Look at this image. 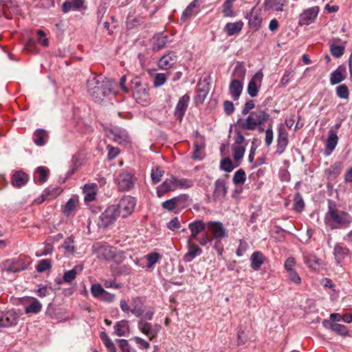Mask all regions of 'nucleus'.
Here are the masks:
<instances>
[{
  "instance_id": "de8ad7c7",
  "label": "nucleus",
  "mask_w": 352,
  "mask_h": 352,
  "mask_svg": "<svg viewBox=\"0 0 352 352\" xmlns=\"http://www.w3.org/2000/svg\"><path fill=\"white\" fill-rule=\"evenodd\" d=\"M78 204V201L75 199L71 198L68 200V201L66 203L64 208H63V213L69 217L71 215L75 210L76 206Z\"/></svg>"
},
{
  "instance_id": "f3484780",
  "label": "nucleus",
  "mask_w": 352,
  "mask_h": 352,
  "mask_svg": "<svg viewBox=\"0 0 352 352\" xmlns=\"http://www.w3.org/2000/svg\"><path fill=\"white\" fill-rule=\"evenodd\" d=\"M208 228L216 239H221L226 236V229L223 224L219 221H209L207 223Z\"/></svg>"
},
{
  "instance_id": "8fccbe9b",
  "label": "nucleus",
  "mask_w": 352,
  "mask_h": 352,
  "mask_svg": "<svg viewBox=\"0 0 352 352\" xmlns=\"http://www.w3.org/2000/svg\"><path fill=\"white\" fill-rule=\"evenodd\" d=\"M164 170L160 167L157 166L152 169L151 173V177L154 184H157L160 182L162 177L163 176Z\"/></svg>"
},
{
  "instance_id": "f8f14e48",
  "label": "nucleus",
  "mask_w": 352,
  "mask_h": 352,
  "mask_svg": "<svg viewBox=\"0 0 352 352\" xmlns=\"http://www.w3.org/2000/svg\"><path fill=\"white\" fill-rule=\"evenodd\" d=\"M246 19H248V25L250 28L258 30L262 23L261 10L255 6L252 8L250 12L246 14Z\"/></svg>"
},
{
  "instance_id": "4c0bfd02",
  "label": "nucleus",
  "mask_w": 352,
  "mask_h": 352,
  "mask_svg": "<svg viewBox=\"0 0 352 352\" xmlns=\"http://www.w3.org/2000/svg\"><path fill=\"white\" fill-rule=\"evenodd\" d=\"M250 261L251 267L254 270H257L263 263L264 256L261 252H254L250 257Z\"/></svg>"
},
{
  "instance_id": "6e6d98bb",
  "label": "nucleus",
  "mask_w": 352,
  "mask_h": 352,
  "mask_svg": "<svg viewBox=\"0 0 352 352\" xmlns=\"http://www.w3.org/2000/svg\"><path fill=\"white\" fill-rule=\"evenodd\" d=\"M220 167L224 171L230 173L235 166L230 158H225L221 161Z\"/></svg>"
},
{
  "instance_id": "cd10ccee",
  "label": "nucleus",
  "mask_w": 352,
  "mask_h": 352,
  "mask_svg": "<svg viewBox=\"0 0 352 352\" xmlns=\"http://www.w3.org/2000/svg\"><path fill=\"white\" fill-rule=\"evenodd\" d=\"M168 43V37L163 34H157L151 39V47L153 51L157 52L163 49Z\"/></svg>"
},
{
  "instance_id": "f03ea898",
  "label": "nucleus",
  "mask_w": 352,
  "mask_h": 352,
  "mask_svg": "<svg viewBox=\"0 0 352 352\" xmlns=\"http://www.w3.org/2000/svg\"><path fill=\"white\" fill-rule=\"evenodd\" d=\"M328 211L324 217V223L331 230L344 228L352 223V217L346 212L338 210L335 203L328 201Z\"/></svg>"
},
{
  "instance_id": "bb28decb",
  "label": "nucleus",
  "mask_w": 352,
  "mask_h": 352,
  "mask_svg": "<svg viewBox=\"0 0 352 352\" xmlns=\"http://www.w3.org/2000/svg\"><path fill=\"white\" fill-rule=\"evenodd\" d=\"M302 257L305 263L308 267L313 270L318 269L321 265V260L318 258L316 254L305 252L302 253Z\"/></svg>"
},
{
  "instance_id": "5701e85b",
  "label": "nucleus",
  "mask_w": 352,
  "mask_h": 352,
  "mask_svg": "<svg viewBox=\"0 0 352 352\" xmlns=\"http://www.w3.org/2000/svg\"><path fill=\"white\" fill-rule=\"evenodd\" d=\"M133 96L135 100L142 105H145L149 100L148 89L146 85H142L140 88L133 92Z\"/></svg>"
},
{
  "instance_id": "bf43d9fd",
  "label": "nucleus",
  "mask_w": 352,
  "mask_h": 352,
  "mask_svg": "<svg viewBox=\"0 0 352 352\" xmlns=\"http://www.w3.org/2000/svg\"><path fill=\"white\" fill-rule=\"evenodd\" d=\"M166 75L163 73L157 74L154 78V87H157L163 85L166 81Z\"/></svg>"
},
{
  "instance_id": "a211bd4d",
  "label": "nucleus",
  "mask_w": 352,
  "mask_h": 352,
  "mask_svg": "<svg viewBox=\"0 0 352 352\" xmlns=\"http://www.w3.org/2000/svg\"><path fill=\"white\" fill-rule=\"evenodd\" d=\"M349 254V250L343 244L338 243L334 245L333 255L337 265H341Z\"/></svg>"
},
{
  "instance_id": "e433bc0d",
  "label": "nucleus",
  "mask_w": 352,
  "mask_h": 352,
  "mask_svg": "<svg viewBox=\"0 0 352 352\" xmlns=\"http://www.w3.org/2000/svg\"><path fill=\"white\" fill-rule=\"evenodd\" d=\"M243 26V23L239 21L234 23H228L225 26V31L228 36H232L241 32Z\"/></svg>"
},
{
  "instance_id": "37998d69",
  "label": "nucleus",
  "mask_w": 352,
  "mask_h": 352,
  "mask_svg": "<svg viewBox=\"0 0 352 352\" xmlns=\"http://www.w3.org/2000/svg\"><path fill=\"white\" fill-rule=\"evenodd\" d=\"M78 269L79 271L82 270V267L76 266L73 269L66 271L63 274V280L65 283H71L76 277L78 274Z\"/></svg>"
},
{
  "instance_id": "0e129e2a",
  "label": "nucleus",
  "mask_w": 352,
  "mask_h": 352,
  "mask_svg": "<svg viewBox=\"0 0 352 352\" xmlns=\"http://www.w3.org/2000/svg\"><path fill=\"white\" fill-rule=\"evenodd\" d=\"M245 148L243 146H234L233 148V157L235 160H240L243 157Z\"/></svg>"
},
{
  "instance_id": "c85d7f7f",
  "label": "nucleus",
  "mask_w": 352,
  "mask_h": 352,
  "mask_svg": "<svg viewBox=\"0 0 352 352\" xmlns=\"http://www.w3.org/2000/svg\"><path fill=\"white\" fill-rule=\"evenodd\" d=\"M98 190V186L96 184H87L84 186L83 194L84 201L85 203L93 201L96 199V192Z\"/></svg>"
},
{
  "instance_id": "20e7f679",
  "label": "nucleus",
  "mask_w": 352,
  "mask_h": 352,
  "mask_svg": "<svg viewBox=\"0 0 352 352\" xmlns=\"http://www.w3.org/2000/svg\"><path fill=\"white\" fill-rule=\"evenodd\" d=\"M92 250L99 258L113 260L116 263H120L124 258L122 252H117L115 248L108 245L107 243H96L93 245Z\"/></svg>"
},
{
  "instance_id": "473e14b6",
  "label": "nucleus",
  "mask_w": 352,
  "mask_h": 352,
  "mask_svg": "<svg viewBox=\"0 0 352 352\" xmlns=\"http://www.w3.org/2000/svg\"><path fill=\"white\" fill-rule=\"evenodd\" d=\"M286 3V0H265L263 7L265 10L282 12Z\"/></svg>"
},
{
  "instance_id": "58836bf2",
  "label": "nucleus",
  "mask_w": 352,
  "mask_h": 352,
  "mask_svg": "<svg viewBox=\"0 0 352 352\" xmlns=\"http://www.w3.org/2000/svg\"><path fill=\"white\" fill-rule=\"evenodd\" d=\"M129 326L127 320H120L114 325L115 334L119 337L124 336L125 333L129 331Z\"/></svg>"
},
{
  "instance_id": "ddd939ff",
  "label": "nucleus",
  "mask_w": 352,
  "mask_h": 352,
  "mask_svg": "<svg viewBox=\"0 0 352 352\" xmlns=\"http://www.w3.org/2000/svg\"><path fill=\"white\" fill-rule=\"evenodd\" d=\"M190 98L188 94L184 95L178 101L175 109V116L177 120L182 121L186 113Z\"/></svg>"
},
{
  "instance_id": "052dcab7",
  "label": "nucleus",
  "mask_w": 352,
  "mask_h": 352,
  "mask_svg": "<svg viewBox=\"0 0 352 352\" xmlns=\"http://www.w3.org/2000/svg\"><path fill=\"white\" fill-rule=\"evenodd\" d=\"M336 94L338 96L342 99H346L349 97L348 87L345 85H341L336 88Z\"/></svg>"
},
{
  "instance_id": "f704fd0d",
  "label": "nucleus",
  "mask_w": 352,
  "mask_h": 352,
  "mask_svg": "<svg viewBox=\"0 0 352 352\" xmlns=\"http://www.w3.org/2000/svg\"><path fill=\"white\" fill-rule=\"evenodd\" d=\"M48 133L44 129H36L33 134V141L37 146H41L46 144L48 140Z\"/></svg>"
},
{
  "instance_id": "338daca9",
  "label": "nucleus",
  "mask_w": 352,
  "mask_h": 352,
  "mask_svg": "<svg viewBox=\"0 0 352 352\" xmlns=\"http://www.w3.org/2000/svg\"><path fill=\"white\" fill-rule=\"evenodd\" d=\"M108 151V160H111L116 158L120 153V150L118 147L112 146L110 144H108L107 146Z\"/></svg>"
},
{
  "instance_id": "79ce46f5",
  "label": "nucleus",
  "mask_w": 352,
  "mask_h": 352,
  "mask_svg": "<svg viewBox=\"0 0 352 352\" xmlns=\"http://www.w3.org/2000/svg\"><path fill=\"white\" fill-rule=\"evenodd\" d=\"M48 177V170L43 167L39 166L37 168L34 174V179L39 184H43L47 181Z\"/></svg>"
},
{
  "instance_id": "2eb2a0df",
  "label": "nucleus",
  "mask_w": 352,
  "mask_h": 352,
  "mask_svg": "<svg viewBox=\"0 0 352 352\" xmlns=\"http://www.w3.org/2000/svg\"><path fill=\"white\" fill-rule=\"evenodd\" d=\"M202 3L201 0H193L183 11L181 16V21L185 22L190 17L196 15L199 10V6Z\"/></svg>"
},
{
  "instance_id": "412c9836",
  "label": "nucleus",
  "mask_w": 352,
  "mask_h": 352,
  "mask_svg": "<svg viewBox=\"0 0 352 352\" xmlns=\"http://www.w3.org/2000/svg\"><path fill=\"white\" fill-rule=\"evenodd\" d=\"M288 144V133L283 127L278 129L276 153L281 155L284 153Z\"/></svg>"
},
{
  "instance_id": "6e6552de",
  "label": "nucleus",
  "mask_w": 352,
  "mask_h": 352,
  "mask_svg": "<svg viewBox=\"0 0 352 352\" xmlns=\"http://www.w3.org/2000/svg\"><path fill=\"white\" fill-rule=\"evenodd\" d=\"M118 207L116 205H111L100 214L98 225L100 227L106 228L113 223L119 216Z\"/></svg>"
},
{
  "instance_id": "a878e982",
  "label": "nucleus",
  "mask_w": 352,
  "mask_h": 352,
  "mask_svg": "<svg viewBox=\"0 0 352 352\" xmlns=\"http://www.w3.org/2000/svg\"><path fill=\"white\" fill-rule=\"evenodd\" d=\"M227 194V187L226 182L222 179H218L214 183V189L213 197L215 199H221Z\"/></svg>"
},
{
  "instance_id": "e2e57ef3",
  "label": "nucleus",
  "mask_w": 352,
  "mask_h": 352,
  "mask_svg": "<svg viewBox=\"0 0 352 352\" xmlns=\"http://www.w3.org/2000/svg\"><path fill=\"white\" fill-rule=\"evenodd\" d=\"M91 292L94 297L100 298L104 292V289L100 284H94L91 285Z\"/></svg>"
},
{
  "instance_id": "680f3d73",
  "label": "nucleus",
  "mask_w": 352,
  "mask_h": 352,
  "mask_svg": "<svg viewBox=\"0 0 352 352\" xmlns=\"http://www.w3.org/2000/svg\"><path fill=\"white\" fill-rule=\"evenodd\" d=\"M304 206H305V204L302 200V198L299 194H298L297 195H296L295 199H294V209L296 212H300L303 210Z\"/></svg>"
},
{
  "instance_id": "864d4df0",
  "label": "nucleus",
  "mask_w": 352,
  "mask_h": 352,
  "mask_svg": "<svg viewBox=\"0 0 352 352\" xmlns=\"http://www.w3.org/2000/svg\"><path fill=\"white\" fill-rule=\"evenodd\" d=\"M74 243V241L72 236H69L65 239L62 247L68 252L73 254L75 252V246Z\"/></svg>"
},
{
  "instance_id": "dca6fc26",
  "label": "nucleus",
  "mask_w": 352,
  "mask_h": 352,
  "mask_svg": "<svg viewBox=\"0 0 352 352\" xmlns=\"http://www.w3.org/2000/svg\"><path fill=\"white\" fill-rule=\"evenodd\" d=\"M118 188L121 190H128L131 189L134 184L133 175L129 173H122L119 175L116 179Z\"/></svg>"
},
{
  "instance_id": "72a5a7b5",
  "label": "nucleus",
  "mask_w": 352,
  "mask_h": 352,
  "mask_svg": "<svg viewBox=\"0 0 352 352\" xmlns=\"http://www.w3.org/2000/svg\"><path fill=\"white\" fill-rule=\"evenodd\" d=\"M246 74V69L242 62H237L231 74V79H236L243 82Z\"/></svg>"
},
{
  "instance_id": "09e8293b",
  "label": "nucleus",
  "mask_w": 352,
  "mask_h": 352,
  "mask_svg": "<svg viewBox=\"0 0 352 352\" xmlns=\"http://www.w3.org/2000/svg\"><path fill=\"white\" fill-rule=\"evenodd\" d=\"M162 256L157 252H151L146 256V258L148 261L147 267L151 268L156 263L159 262Z\"/></svg>"
},
{
  "instance_id": "c756f323",
  "label": "nucleus",
  "mask_w": 352,
  "mask_h": 352,
  "mask_svg": "<svg viewBox=\"0 0 352 352\" xmlns=\"http://www.w3.org/2000/svg\"><path fill=\"white\" fill-rule=\"evenodd\" d=\"M346 70L344 66H339L330 75V83L332 85H337L344 80L346 78Z\"/></svg>"
},
{
  "instance_id": "c03bdc74",
  "label": "nucleus",
  "mask_w": 352,
  "mask_h": 352,
  "mask_svg": "<svg viewBox=\"0 0 352 352\" xmlns=\"http://www.w3.org/2000/svg\"><path fill=\"white\" fill-rule=\"evenodd\" d=\"M176 189H188L192 188L194 182L192 179L186 178H179L176 177Z\"/></svg>"
},
{
  "instance_id": "2f4dec72",
  "label": "nucleus",
  "mask_w": 352,
  "mask_h": 352,
  "mask_svg": "<svg viewBox=\"0 0 352 352\" xmlns=\"http://www.w3.org/2000/svg\"><path fill=\"white\" fill-rule=\"evenodd\" d=\"M84 0H65L62 6V11L67 13L70 11L80 10L84 6Z\"/></svg>"
},
{
  "instance_id": "1a4fd4ad",
  "label": "nucleus",
  "mask_w": 352,
  "mask_h": 352,
  "mask_svg": "<svg viewBox=\"0 0 352 352\" xmlns=\"http://www.w3.org/2000/svg\"><path fill=\"white\" fill-rule=\"evenodd\" d=\"M138 329L146 335L150 340L155 338L160 330V326L158 324H152L141 318L138 323Z\"/></svg>"
},
{
  "instance_id": "7c9ffc66",
  "label": "nucleus",
  "mask_w": 352,
  "mask_h": 352,
  "mask_svg": "<svg viewBox=\"0 0 352 352\" xmlns=\"http://www.w3.org/2000/svg\"><path fill=\"white\" fill-rule=\"evenodd\" d=\"M28 175L21 170L15 172L12 177V184L16 188L25 186L28 182Z\"/></svg>"
},
{
  "instance_id": "774afa93",
  "label": "nucleus",
  "mask_w": 352,
  "mask_h": 352,
  "mask_svg": "<svg viewBox=\"0 0 352 352\" xmlns=\"http://www.w3.org/2000/svg\"><path fill=\"white\" fill-rule=\"evenodd\" d=\"M162 206L163 208H164L165 210H167L168 211H173L177 208L175 197L164 201Z\"/></svg>"
},
{
  "instance_id": "4d7b16f0",
  "label": "nucleus",
  "mask_w": 352,
  "mask_h": 352,
  "mask_svg": "<svg viewBox=\"0 0 352 352\" xmlns=\"http://www.w3.org/2000/svg\"><path fill=\"white\" fill-rule=\"evenodd\" d=\"M52 267L51 261L49 259H43L39 261L36 265V270L38 272H43Z\"/></svg>"
},
{
  "instance_id": "f257e3e1",
  "label": "nucleus",
  "mask_w": 352,
  "mask_h": 352,
  "mask_svg": "<svg viewBox=\"0 0 352 352\" xmlns=\"http://www.w3.org/2000/svg\"><path fill=\"white\" fill-rule=\"evenodd\" d=\"M87 89L95 101L100 102L112 92V83L101 76H92L87 80Z\"/></svg>"
},
{
  "instance_id": "7ed1b4c3",
  "label": "nucleus",
  "mask_w": 352,
  "mask_h": 352,
  "mask_svg": "<svg viewBox=\"0 0 352 352\" xmlns=\"http://www.w3.org/2000/svg\"><path fill=\"white\" fill-rule=\"evenodd\" d=\"M270 118L265 111L260 109L251 112L245 118H239L236 124L244 130L253 131Z\"/></svg>"
},
{
  "instance_id": "9d476101",
  "label": "nucleus",
  "mask_w": 352,
  "mask_h": 352,
  "mask_svg": "<svg viewBox=\"0 0 352 352\" xmlns=\"http://www.w3.org/2000/svg\"><path fill=\"white\" fill-rule=\"evenodd\" d=\"M263 74L261 71L257 72L249 81L247 91L251 98H254L258 95L259 89L261 87Z\"/></svg>"
},
{
  "instance_id": "69168bd1",
  "label": "nucleus",
  "mask_w": 352,
  "mask_h": 352,
  "mask_svg": "<svg viewBox=\"0 0 352 352\" xmlns=\"http://www.w3.org/2000/svg\"><path fill=\"white\" fill-rule=\"evenodd\" d=\"M223 13L225 16L230 17L234 16V12L232 8V3L227 0L223 4Z\"/></svg>"
},
{
  "instance_id": "a19ab883",
  "label": "nucleus",
  "mask_w": 352,
  "mask_h": 352,
  "mask_svg": "<svg viewBox=\"0 0 352 352\" xmlns=\"http://www.w3.org/2000/svg\"><path fill=\"white\" fill-rule=\"evenodd\" d=\"M143 19L140 16H135L131 13L126 18V28L128 29H133L143 23Z\"/></svg>"
},
{
  "instance_id": "4be33fe9",
  "label": "nucleus",
  "mask_w": 352,
  "mask_h": 352,
  "mask_svg": "<svg viewBox=\"0 0 352 352\" xmlns=\"http://www.w3.org/2000/svg\"><path fill=\"white\" fill-rule=\"evenodd\" d=\"M177 60V56L173 52L164 54L158 62V67L161 69H168L172 67Z\"/></svg>"
},
{
  "instance_id": "13d9d810",
  "label": "nucleus",
  "mask_w": 352,
  "mask_h": 352,
  "mask_svg": "<svg viewBox=\"0 0 352 352\" xmlns=\"http://www.w3.org/2000/svg\"><path fill=\"white\" fill-rule=\"evenodd\" d=\"M331 54L336 58L342 56L344 52V47L341 45H331L330 47Z\"/></svg>"
},
{
  "instance_id": "4468645a",
  "label": "nucleus",
  "mask_w": 352,
  "mask_h": 352,
  "mask_svg": "<svg viewBox=\"0 0 352 352\" xmlns=\"http://www.w3.org/2000/svg\"><path fill=\"white\" fill-rule=\"evenodd\" d=\"M176 176L170 175L167 177L164 182L160 185L157 188V193L158 197H161L165 193L174 191L176 190Z\"/></svg>"
},
{
  "instance_id": "6ab92c4d",
  "label": "nucleus",
  "mask_w": 352,
  "mask_h": 352,
  "mask_svg": "<svg viewBox=\"0 0 352 352\" xmlns=\"http://www.w3.org/2000/svg\"><path fill=\"white\" fill-rule=\"evenodd\" d=\"M338 142V136L337 132L331 129L329 131L328 138L326 142V148L324 153L326 156H329L336 148Z\"/></svg>"
},
{
  "instance_id": "393cba45",
  "label": "nucleus",
  "mask_w": 352,
  "mask_h": 352,
  "mask_svg": "<svg viewBox=\"0 0 352 352\" xmlns=\"http://www.w3.org/2000/svg\"><path fill=\"white\" fill-rule=\"evenodd\" d=\"M192 240L188 239V252L184 256L185 262L192 261L197 256L202 253V250L196 244L192 243Z\"/></svg>"
},
{
  "instance_id": "0eeeda50",
  "label": "nucleus",
  "mask_w": 352,
  "mask_h": 352,
  "mask_svg": "<svg viewBox=\"0 0 352 352\" xmlns=\"http://www.w3.org/2000/svg\"><path fill=\"white\" fill-rule=\"evenodd\" d=\"M319 12L320 8L318 6L304 10L299 15L298 25L300 26L309 25L314 23L318 17Z\"/></svg>"
},
{
  "instance_id": "b1692460",
  "label": "nucleus",
  "mask_w": 352,
  "mask_h": 352,
  "mask_svg": "<svg viewBox=\"0 0 352 352\" xmlns=\"http://www.w3.org/2000/svg\"><path fill=\"white\" fill-rule=\"evenodd\" d=\"M243 89V82H239L236 79H231L229 85L228 91L231 98L234 100H237L240 98Z\"/></svg>"
},
{
  "instance_id": "a18cd8bd",
  "label": "nucleus",
  "mask_w": 352,
  "mask_h": 352,
  "mask_svg": "<svg viewBox=\"0 0 352 352\" xmlns=\"http://www.w3.org/2000/svg\"><path fill=\"white\" fill-rule=\"evenodd\" d=\"M100 338L103 342L104 346H106L109 352H116V346L113 342L106 333V332L102 331L100 333Z\"/></svg>"
},
{
  "instance_id": "3c124183",
  "label": "nucleus",
  "mask_w": 352,
  "mask_h": 352,
  "mask_svg": "<svg viewBox=\"0 0 352 352\" xmlns=\"http://www.w3.org/2000/svg\"><path fill=\"white\" fill-rule=\"evenodd\" d=\"M233 182L236 185L243 184L246 180L245 173L243 169L238 170L233 176Z\"/></svg>"
},
{
  "instance_id": "5fc2aeb1",
  "label": "nucleus",
  "mask_w": 352,
  "mask_h": 352,
  "mask_svg": "<svg viewBox=\"0 0 352 352\" xmlns=\"http://www.w3.org/2000/svg\"><path fill=\"white\" fill-rule=\"evenodd\" d=\"M330 329L341 336H346L348 333L347 328L343 324L333 323L331 324Z\"/></svg>"
},
{
  "instance_id": "39448f33",
  "label": "nucleus",
  "mask_w": 352,
  "mask_h": 352,
  "mask_svg": "<svg viewBox=\"0 0 352 352\" xmlns=\"http://www.w3.org/2000/svg\"><path fill=\"white\" fill-rule=\"evenodd\" d=\"M19 312L14 309H8L0 313V328H6L17 324Z\"/></svg>"
},
{
  "instance_id": "603ef678",
  "label": "nucleus",
  "mask_w": 352,
  "mask_h": 352,
  "mask_svg": "<svg viewBox=\"0 0 352 352\" xmlns=\"http://www.w3.org/2000/svg\"><path fill=\"white\" fill-rule=\"evenodd\" d=\"M342 167L343 165L342 162H336L328 168L327 172L330 175L336 177L341 173Z\"/></svg>"
},
{
  "instance_id": "c9c22d12",
  "label": "nucleus",
  "mask_w": 352,
  "mask_h": 352,
  "mask_svg": "<svg viewBox=\"0 0 352 352\" xmlns=\"http://www.w3.org/2000/svg\"><path fill=\"white\" fill-rule=\"evenodd\" d=\"M30 303L25 307V313L29 314H38L41 311L43 307L42 304L36 298H30Z\"/></svg>"
},
{
  "instance_id": "aec40b11",
  "label": "nucleus",
  "mask_w": 352,
  "mask_h": 352,
  "mask_svg": "<svg viewBox=\"0 0 352 352\" xmlns=\"http://www.w3.org/2000/svg\"><path fill=\"white\" fill-rule=\"evenodd\" d=\"M206 224L202 220H195L188 224L190 231L189 240L197 239L198 234L206 229Z\"/></svg>"
},
{
  "instance_id": "ea45409f",
  "label": "nucleus",
  "mask_w": 352,
  "mask_h": 352,
  "mask_svg": "<svg viewBox=\"0 0 352 352\" xmlns=\"http://www.w3.org/2000/svg\"><path fill=\"white\" fill-rule=\"evenodd\" d=\"M60 192V190L57 188H53L52 190L50 188L46 189L41 197V199H38V203L41 204L45 200L52 199L56 197Z\"/></svg>"
},
{
  "instance_id": "423d86ee",
  "label": "nucleus",
  "mask_w": 352,
  "mask_h": 352,
  "mask_svg": "<svg viewBox=\"0 0 352 352\" xmlns=\"http://www.w3.org/2000/svg\"><path fill=\"white\" fill-rule=\"evenodd\" d=\"M136 201L134 197L131 196H125L122 197L118 205V211L120 216L126 217L130 215L134 210Z\"/></svg>"
},
{
  "instance_id": "9b49d317",
  "label": "nucleus",
  "mask_w": 352,
  "mask_h": 352,
  "mask_svg": "<svg viewBox=\"0 0 352 352\" xmlns=\"http://www.w3.org/2000/svg\"><path fill=\"white\" fill-rule=\"evenodd\" d=\"M109 136L116 142L126 145L130 142V137L127 131L120 127L114 126L109 130Z\"/></svg>"
},
{
  "instance_id": "49530a36",
  "label": "nucleus",
  "mask_w": 352,
  "mask_h": 352,
  "mask_svg": "<svg viewBox=\"0 0 352 352\" xmlns=\"http://www.w3.org/2000/svg\"><path fill=\"white\" fill-rule=\"evenodd\" d=\"M177 208H184L190 204L189 196L186 194H182L175 197Z\"/></svg>"
}]
</instances>
